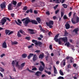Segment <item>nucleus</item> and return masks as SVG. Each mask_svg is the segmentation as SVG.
Here are the masks:
<instances>
[{
  "mask_svg": "<svg viewBox=\"0 0 79 79\" xmlns=\"http://www.w3.org/2000/svg\"><path fill=\"white\" fill-rule=\"evenodd\" d=\"M23 22V23L26 27L28 26V24L29 23H31L32 24H37V22H36V20H35L31 19L30 20L29 18L27 17L26 18L23 19L21 20Z\"/></svg>",
  "mask_w": 79,
  "mask_h": 79,
  "instance_id": "1",
  "label": "nucleus"
},
{
  "mask_svg": "<svg viewBox=\"0 0 79 79\" xmlns=\"http://www.w3.org/2000/svg\"><path fill=\"white\" fill-rule=\"evenodd\" d=\"M33 61H35L37 59H38V57L36 54H34L33 53H30L29 55L28 56L27 58L28 59H29L31 58V56H33Z\"/></svg>",
  "mask_w": 79,
  "mask_h": 79,
  "instance_id": "2",
  "label": "nucleus"
},
{
  "mask_svg": "<svg viewBox=\"0 0 79 79\" xmlns=\"http://www.w3.org/2000/svg\"><path fill=\"white\" fill-rule=\"evenodd\" d=\"M60 40H62L63 41H64V43H65L66 42L68 41V37H65L64 38H60L59 39L58 44L59 45H61V42Z\"/></svg>",
  "mask_w": 79,
  "mask_h": 79,
  "instance_id": "3",
  "label": "nucleus"
},
{
  "mask_svg": "<svg viewBox=\"0 0 79 79\" xmlns=\"http://www.w3.org/2000/svg\"><path fill=\"white\" fill-rule=\"evenodd\" d=\"M20 33L22 34L23 35H25V32L24 31L22 30H19V31H18L17 35L18 37H21L22 36Z\"/></svg>",
  "mask_w": 79,
  "mask_h": 79,
  "instance_id": "4",
  "label": "nucleus"
},
{
  "mask_svg": "<svg viewBox=\"0 0 79 79\" xmlns=\"http://www.w3.org/2000/svg\"><path fill=\"white\" fill-rule=\"evenodd\" d=\"M53 21L52 20H50L49 22H46V24L50 28H52L53 27V26H52V25H53ZM50 24H51L50 25Z\"/></svg>",
  "mask_w": 79,
  "mask_h": 79,
  "instance_id": "5",
  "label": "nucleus"
},
{
  "mask_svg": "<svg viewBox=\"0 0 79 79\" xmlns=\"http://www.w3.org/2000/svg\"><path fill=\"white\" fill-rule=\"evenodd\" d=\"M6 22V19L5 17H4L2 19L1 23H2V25H4Z\"/></svg>",
  "mask_w": 79,
  "mask_h": 79,
  "instance_id": "6",
  "label": "nucleus"
},
{
  "mask_svg": "<svg viewBox=\"0 0 79 79\" xmlns=\"http://www.w3.org/2000/svg\"><path fill=\"white\" fill-rule=\"evenodd\" d=\"M2 48H7L6 43L5 41L2 44Z\"/></svg>",
  "mask_w": 79,
  "mask_h": 79,
  "instance_id": "7",
  "label": "nucleus"
},
{
  "mask_svg": "<svg viewBox=\"0 0 79 79\" xmlns=\"http://www.w3.org/2000/svg\"><path fill=\"white\" fill-rule=\"evenodd\" d=\"M8 10H13V6L11 4H9L8 6Z\"/></svg>",
  "mask_w": 79,
  "mask_h": 79,
  "instance_id": "8",
  "label": "nucleus"
},
{
  "mask_svg": "<svg viewBox=\"0 0 79 79\" xmlns=\"http://www.w3.org/2000/svg\"><path fill=\"white\" fill-rule=\"evenodd\" d=\"M28 31H29L30 32H29L30 34H35V32H34V30L32 29H28Z\"/></svg>",
  "mask_w": 79,
  "mask_h": 79,
  "instance_id": "9",
  "label": "nucleus"
},
{
  "mask_svg": "<svg viewBox=\"0 0 79 79\" xmlns=\"http://www.w3.org/2000/svg\"><path fill=\"white\" fill-rule=\"evenodd\" d=\"M65 26L66 29H69L70 28V25L69 23L65 24Z\"/></svg>",
  "mask_w": 79,
  "mask_h": 79,
  "instance_id": "10",
  "label": "nucleus"
},
{
  "mask_svg": "<svg viewBox=\"0 0 79 79\" xmlns=\"http://www.w3.org/2000/svg\"><path fill=\"white\" fill-rule=\"evenodd\" d=\"M53 69H54V74H58V72H57V70H56V69L55 66H53Z\"/></svg>",
  "mask_w": 79,
  "mask_h": 79,
  "instance_id": "11",
  "label": "nucleus"
},
{
  "mask_svg": "<svg viewBox=\"0 0 79 79\" xmlns=\"http://www.w3.org/2000/svg\"><path fill=\"white\" fill-rule=\"evenodd\" d=\"M44 67L43 68V67L42 66H40V67L39 68V70L41 72H42L43 71H44Z\"/></svg>",
  "mask_w": 79,
  "mask_h": 79,
  "instance_id": "12",
  "label": "nucleus"
},
{
  "mask_svg": "<svg viewBox=\"0 0 79 79\" xmlns=\"http://www.w3.org/2000/svg\"><path fill=\"white\" fill-rule=\"evenodd\" d=\"M0 6L1 8H2V9L3 8H6V6L5 4H1L0 5Z\"/></svg>",
  "mask_w": 79,
  "mask_h": 79,
  "instance_id": "13",
  "label": "nucleus"
},
{
  "mask_svg": "<svg viewBox=\"0 0 79 79\" xmlns=\"http://www.w3.org/2000/svg\"><path fill=\"white\" fill-rule=\"evenodd\" d=\"M10 32V30L7 29H6L5 30V33L6 35H8Z\"/></svg>",
  "mask_w": 79,
  "mask_h": 79,
  "instance_id": "14",
  "label": "nucleus"
},
{
  "mask_svg": "<svg viewBox=\"0 0 79 79\" xmlns=\"http://www.w3.org/2000/svg\"><path fill=\"white\" fill-rule=\"evenodd\" d=\"M30 12V13H32V9H30L29 10H27L26 11V13H29Z\"/></svg>",
  "mask_w": 79,
  "mask_h": 79,
  "instance_id": "15",
  "label": "nucleus"
},
{
  "mask_svg": "<svg viewBox=\"0 0 79 79\" xmlns=\"http://www.w3.org/2000/svg\"><path fill=\"white\" fill-rule=\"evenodd\" d=\"M27 55L26 53H24L22 55V57H23V58H26V57H27Z\"/></svg>",
  "mask_w": 79,
  "mask_h": 79,
  "instance_id": "16",
  "label": "nucleus"
},
{
  "mask_svg": "<svg viewBox=\"0 0 79 79\" xmlns=\"http://www.w3.org/2000/svg\"><path fill=\"white\" fill-rule=\"evenodd\" d=\"M69 35V33L67 32V31L66 30L64 31V36H68V35Z\"/></svg>",
  "mask_w": 79,
  "mask_h": 79,
  "instance_id": "17",
  "label": "nucleus"
},
{
  "mask_svg": "<svg viewBox=\"0 0 79 79\" xmlns=\"http://www.w3.org/2000/svg\"><path fill=\"white\" fill-rule=\"evenodd\" d=\"M39 74H42V72L39 71H37L36 73L35 74L37 76H39Z\"/></svg>",
  "mask_w": 79,
  "mask_h": 79,
  "instance_id": "18",
  "label": "nucleus"
},
{
  "mask_svg": "<svg viewBox=\"0 0 79 79\" xmlns=\"http://www.w3.org/2000/svg\"><path fill=\"white\" fill-rule=\"evenodd\" d=\"M44 55L43 54H40L39 56V58L40 59H42V58H44Z\"/></svg>",
  "mask_w": 79,
  "mask_h": 79,
  "instance_id": "19",
  "label": "nucleus"
},
{
  "mask_svg": "<svg viewBox=\"0 0 79 79\" xmlns=\"http://www.w3.org/2000/svg\"><path fill=\"white\" fill-rule=\"evenodd\" d=\"M60 35V34L59 33L57 34L54 37V40H56V39H58V37H59V35Z\"/></svg>",
  "mask_w": 79,
  "mask_h": 79,
  "instance_id": "20",
  "label": "nucleus"
},
{
  "mask_svg": "<svg viewBox=\"0 0 79 79\" xmlns=\"http://www.w3.org/2000/svg\"><path fill=\"white\" fill-rule=\"evenodd\" d=\"M62 63H63V65H64V66H65V65H66V59H64L63 60Z\"/></svg>",
  "mask_w": 79,
  "mask_h": 79,
  "instance_id": "21",
  "label": "nucleus"
},
{
  "mask_svg": "<svg viewBox=\"0 0 79 79\" xmlns=\"http://www.w3.org/2000/svg\"><path fill=\"white\" fill-rule=\"evenodd\" d=\"M59 73L61 76H64V73L63 72V71L61 70H60L59 71Z\"/></svg>",
  "mask_w": 79,
  "mask_h": 79,
  "instance_id": "22",
  "label": "nucleus"
},
{
  "mask_svg": "<svg viewBox=\"0 0 79 79\" xmlns=\"http://www.w3.org/2000/svg\"><path fill=\"white\" fill-rule=\"evenodd\" d=\"M64 45L66 46V45H67V47H69V45H70V43L69 42H67Z\"/></svg>",
  "mask_w": 79,
  "mask_h": 79,
  "instance_id": "23",
  "label": "nucleus"
},
{
  "mask_svg": "<svg viewBox=\"0 0 79 79\" xmlns=\"http://www.w3.org/2000/svg\"><path fill=\"white\" fill-rule=\"evenodd\" d=\"M79 31V29L78 28H77L74 29L73 31V32H75L76 34L77 33V32Z\"/></svg>",
  "mask_w": 79,
  "mask_h": 79,
  "instance_id": "24",
  "label": "nucleus"
},
{
  "mask_svg": "<svg viewBox=\"0 0 79 79\" xmlns=\"http://www.w3.org/2000/svg\"><path fill=\"white\" fill-rule=\"evenodd\" d=\"M36 20L38 21V23H40V21H41V20L40 19V17H37L36 18Z\"/></svg>",
  "mask_w": 79,
  "mask_h": 79,
  "instance_id": "25",
  "label": "nucleus"
},
{
  "mask_svg": "<svg viewBox=\"0 0 79 79\" xmlns=\"http://www.w3.org/2000/svg\"><path fill=\"white\" fill-rule=\"evenodd\" d=\"M62 6H63L64 8H67V7H68V5H67L66 4H63Z\"/></svg>",
  "mask_w": 79,
  "mask_h": 79,
  "instance_id": "26",
  "label": "nucleus"
},
{
  "mask_svg": "<svg viewBox=\"0 0 79 79\" xmlns=\"http://www.w3.org/2000/svg\"><path fill=\"white\" fill-rule=\"evenodd\" d=\"M18 44V43L17 41H14L12 42V45H17Z\"/></svg>",
  "mask_w": 79,
  "mask_h": 79,
  "instance_id": "27",
  "label": "nucleus"
},
{
  "mask_svg": "<svg viewBox=\"0 0 79 79\" xmlns=\"http://www.w3.org/2000/svg\"><path fill=\"white\" fill-rule=\"evenodd\" d=\"M71 21L73 24H76V22L74 20V18H73L71 19Z\"/></svg>",
  "mask_w": 79,
  "mask_h": 79,
  "instance_id": "28",
  "label": "nucleus"
},
{
  "mask_svg": "<svg viewBox=\"0 0 79 79\" xmlns=\"http://www.w3.org/2000/svg\"><path fill=\"white\" fill-rule=\"evenodd\" d=\"M12 3L14 5H16V4H17V2L15 1H12Z\"/></svg>",
  "mask_w": 79,
  "mask_h": 79,
  "instance_id": "29",
  "label": "nucleus"
},
{
  "mask_svg": "<svg viewBox=\"0 0 79 79\" xmlns=\"http://www.w3.org/2000/svg\"><path fill=\"white\" fill-rule=\"evenodd\" d=\"M44 71L46 73H47L49 75H50V74H51V72H48V71H46V69L44 70Z\"/></svg>",
  "mask_w": 79,
  "mask_h": 79,
  "instance_id": "30",
  "label": "nucleus"
},
{
  "mask_svg": "<svg viewBox=\"0 0 79 79\" xmlns=\"http://www.w3.org/2000/svg\"><path fill=\"white\" fill-rule=\"evenodd\" d=\"M0 71L1 72H4L5 70H4V69L0 67Z\"/></svg>",
  "mask_w": 79,
  "mask_h": 79,
  "instance_id": "31",
  "label": "nucleus"
},
{
  "mask_svg": "<svg viewBox=\"0 0 79 79\" xmlns=\"http://www.w3.org/2000/svg\"><path fill=\"white\" fill-rule=\"evenodd\" d=\"M63 18L65 20H66V19H68V17H67L66 15H65L63 17Z\"/></svg>",
  "mask_w": 79,
  "mask_h": 79,
  "instance_id": "32",
  "label": "nucleus"
},
{
  "mask_svg": "<svg viewBox=\"0 0 79 79\" xmlns=\"http://www.w3.org/2000/svg\"><path fill=\"white\" fill-rule=\"evenodd\" d=\"M40 63L42 64V65L43 66L44 68H45V64L43 61H41Z\"/></svg>",
  "mask_w": 79,
  "mask_h": 79,
  "instance_id": "33",
  "label": "nucleus"
},
{
  "mask_svg": "<svg viewBox=\"0 0 79 79\" xmlns=\"http://www.w3.org/2000/svg\"><path fill=\"white\" fill-rule=\"evenodd\" d=\"M25 63H23L21 64V67H22V68H23V67L24 66V65H25Z\"/></svg>",
  "mask_w": 79,
  "mask_h": 79,
  "instance_id": "34",
  "label": "nucleus"
},
{
  "mask_svg": "<svg viewBox=\"0 0 79 79\" xmlns=\"http://www.w3.org/2000/svg\"><path fill=\"white\" fill-rule=\"evenodd\" d=\"M27 71H29V72H30V73H33L34 72V71H33L31 70H29V68H27Z\"/></svg>",
  "mask_w": 79,
  "mask_h": 79,
  "instance_id": "35",
  "label": "nucleus"
},
{
  "mask_svg": "<svg viewBox=\"0 0 79 79\" xmlns=\"http://www.w3.org/2000/svg\"><path fill=\"white\" fill-rule=\"evenodd\" d=\"M27 10V6H25L23 8V10H24V11H26Z\"/></svg>",
  "mask_w": 79,
  "mask_h": 79,
  "instance_id": "36",
  "label": "nucleus"
},
{
  "mask_svg": "<svg viewBox=\"0 0 79 79\" xmlns=\"http://www.w3.org/2000/svg\"><path fill=\"white\" fill-rule=\"evenodd\" d=\"M40 31H41L42 32H43V33H45V30L44 29H42V28H40Z\"/></svg>",
  "mask_w": 79,
  "mask_h": 79,
  "instance_id": "37",
  "label": "nucleus"
},
{
  "mask_svg": "<svg viewBox=\"0 0 79 79\" xmlns=\"http://www.w3.org/2000/svg\"><path fill=\"white\" fill-rule=\"evenodd\" d=\"M15 22L16 23V24H17V25H18V26H21V25L20 24L18 23V22H17V21L16 20H15Z\"/></svg>",
  "mask_w": 79,
  "mask_h": 79,
  "instance_id": "38",
  "label": "nucleus"
},
{
  "mask_svg": "<svg viewBox=\"0 0 79 79\" xmlns=\"http://www.w3.org/2000/svg\"><path fill=\"white\" fill-rule=\"evenodd\" d=\"M63 15H64V13L63 12V11H61V18H62L63 16Z\"/></svg>",
  "mask_w": 79,
  "mask_h": 79,
  "instance_id": "39",
  "label": "nucleus"
},
{
  "mask_svg": "<svg viewBox=\"0 0 79 79\" xmlns=\"http://www.w3.org/2000/svg\"><path fill=\"white\" fill-rule=\"evenodd\" d=\"M18 22H19V24H22V22L21 21V20L19 19H18L17 20Z\"/></svg>",
  "mask_w": 79,
  "mask_h": 79,
  "instance_id": "40",
  "label": "nucleus"
},
{
  "mask_svg": "<svg viewBox=\"0 0 79 79\" xmlns=\"http://www.w3.org/2000/svg\"><path fill=\"white\" fill-rule=\"evenodd\" d=\"M53 2H56L57 3H60L59 0H53Z\"/></svg>",
  "mask_w": 79,
  "mask_h": 79,
  "instance_id": "41",
  "label": "nucleus"
},
{
  "mask_svg": "<svg viewBox=\"0 0 79 79\" xmlns=\"http://www.w3.org/2000/svg\"><path fill=\"white\" fill-rule=\"evenodd\" d=\"M15 64V61L14 60H13L12 62V64L13 66L14 67V64Z\"/></svg>",
  "mask_w": 79,
  "mask_h": 79,
  "instance_id": "42",
  "label": "nucleus"
},
{
  "mask_svg": "<svg viewBox=\"0 0 79 79\" xmlns=\"http://www.w3.org/2000/svg\"><path fill=\"white\" fill-rule=\"evenodd\" d=\"M42 44V43L41 42H38V45L39 46H41Z\"/></svg>",
  "mask_w": 79,
  "mask_h": 79,
  "instance_id": "43",
  "label": "nucleus"
},
{
  "mask_svg": "<svg viewBox=\"0 0 79 79\" xmlns=\"http://www.w3.org/2000/svg\"><path fill=\"white\" fill-rule=\"evenodd\" d=\"M5 18L6 19H7V21H9V22H10V21H11V20L8 17H5Z\"/></svg>",
  "mask_w": 79,
  "mask_h": 79,
  "instance_id": "44",
  "label": "nucleus"
},
{
  "mask_svg": "<svg viewBox=\"0 0 79 79\" xmlns=\"http://www.w3.org/2000/svg\"><path fill=\"white\" fill-rule=\"evenodd\" d=\"M72 15V12H69L68 14L69 17H71Z\"/></svg>",
  "mask_w": 79,
  "mask_h": 79,
  "instance_id": "45",
  "label": "nucleus"
},
{
  "mask_svg": "<svg viewBox=\"0 0 79 79\" xmlns=\"http://www.w3.org/2000/svg\"><path fill=\"white\" fill-rule=\"evenodd\" d=\"M58 79H64V77H63L60 76L58 78Z\"/></svg>",
  "mask_w": 79,
  "mask_h": 79,
  "instance_id": "46",
  "label": "nucleus"
},
{
  "mask_svg": "<svg viewBox=\"0 0 79 79\" xmlns=\"http://www.w3.org/2000/svg\"><path fill=\"white\" fill-rule=\"evenodd\" d=\"M79 17H77V23H79Z\"/></svg>",
  "mask_w": 79,
  "mask_h": 79,
  "instance_id": "47",
  "label": "nucleus"
},
{
  "mask_svg": "<svg viewBox=\"0 0 79 79\" xmlns=\"http://www.w3.org/2000/svg\"><path fill=\"white\" fill-rule=\"evenodd\" d=\"M13 33V32L12 31H10L9 32V34H8V35H11V34H12Z\"/></svg>",
  "mask_w": 79,
  "mask_h": 79,
  "instance_id": "48",
  "label": "nucleus"
},
{
  "mask_svg": "<svg viewBox=\"0 0 79 79\" xmlns=\"http://www.w3.org/2000/svg\"><path fill=\"white\" fill-rule=\"evenodd\" d=\"M16 66H19V62H18V61H17V62H16Z\"/></svg>",
  "mask_w": 79,
  "mask_h": 79,
  "instance_id": "49",
  "label": "nucleus"
},
{
  "mask_svg": "<svg viewBox=\"0 0 79 79\" xmlns=\"http://www.w3.org/2000/svg\"><path fill=\"white\" fill-rule=\"evenodd\" d=\"M40 50H36L35 51V52H36L37 53H40Z\"/></svg>",
  "mask_w": 79,
  "mask_h": 79,
  "instance_id": "50",
  "label": "nucleus"
},
{
  "mask_svg": "<svg viewBox=\"0 0 79 79\" xmlns=\"http://www.w3.org/2000/svg\"><path fill=\"white\" fill-rule=\"evenodd\" d=\"M26 39H27L28 40H30V38L29 37H27L25 38Z\"/></svg>",
  "mask_w": 79,
  "mask_h": 79,
  "instance_id": "51",
  "label": "nucleus"
},
{
  "mask_svg": "<svg viewBox=\"0 0 79 79\" xmlns=\"http://www.w3.org/2000/svg\"><path fill=\"white\" fill-rule=\"evenodd\" d=\"M21 5V2H19L17 4V5L18 6H20Z\"/></svg>",
  "mask_w": 79,
  "mask_h": 79,
  "instance_id": "52",
  "label": "nucleus"
},
{
  "mask_svg": "<svg viewBox=\"0 0 79 79\" xmlns=\"http://www.w3.org/2000/svg\"><path fill=\"white\" fill-rule=\"evenodd\" d=\"M46 15H50V12H49V11H47L46 13Z\"/></svg>",
  "mask_w": 79,
  "mask_h": 79,
  "instance_id": "53",
  "label": "nucleus"
},
{
  "mask_svg": "<svg viewBox=\"0 0 79 79\" xmlns=\"http://www.w3.org/2000/svg\"><path fill=\"white\" fill-rule=\"evenodd\" d=\"M32 71H35L37 70V68L35 67H34L32 69Z\"/></svg>",
  "mask_w": 79,
  "mask_h": 79,
  "instance_id": "54",
  "label": "nucleus"
},
{
  "mask_svg": "<svg viewBox=\"0 0 79 79\" xmlns=\"http://www.w3.org/2000/svg\"><path fill=\"white\" fill-rule=\"evenodd\" d=\"M49 48L50 50H52V45L50 44L49 45Z\"/></svg>",
  "mask_w": 79,
  "mask_h": 79,
  "instance_id": "55",
  "label": "nucleus"
},
{
  "mask_svg": "<svg viewBox=\"0 0 79 79\" xmlns=\"http://www.w3.org/2000/svg\"><path fill=\"white\" fill-rule=\"evenodd\" d=\"M37 41H36L35 43V45H38L39 44V42H38Z\"/></svg>",
  "mask_w": 79,
  "mask_h": 79,
  "instance_id": "56",
  "label": "nucleus"
},
{
  "mask_svg": "<svg viewBox=\"0 0 79 79\" xmlns=\"http://www.w3.org/2000/svg\"><path fill=\"white\" fill-rule=\"evenodd\" d=\"M11 16L12 17V18H13L14 16H15V14L13 13H12L11 14Z\"/></svg>",
  "mask_w": 79,
  "mask_h": 79,
  "instance_id": "57",
  "label": "nucleus"
},
{
  "mask_svg": "<svg viewBox=\"0 0 79 79\" xmlns=\"http://www.w3.org/2000/svg\"><path fill=\"white\" fill-rule=\"evenodd\" d=\"M73 66L74 67V68H76V66H77V64H73Z\"/></svg>",
  "mask_w": 79,
  "mask_h": 79,
  "instance_id": "58",
  "label": "nucleus"
},
{
  "mask_svg": "<svg viewBox=\"0 0 79 79\" xmlns=\"http://www.w3.org/2000/svg\"><path fill=\"white\" fill-rule=\"evenodd\" d=\"M5 54H2L1 55V58H3V56H5Z\"/></svg>",
  "mask_w": 79,
  "mask_h": 79,
  "instance_id": "59",
  "label": "nucleus"
},
{
  "mask_svg": "<svg viewBox=\"0 0 79 79\" xmlns=\"http://www.w3.org/2000/svg\"><path fill=\"white\" fill-rule=\"evenodd\" d=\"M34 13H35V14H37L38 13V12L36 10H34Z\"/></svg>",
  "mask_w": 79,
  "mask_h": 79,
  "instance_id": "60",
  "label": "nucleus"
},
{
  "mask_svg": "<svg viewBox=\"0 0 79 79\" xmlns=\"http://www.w3.org/2000/svg\"><path fill=\"white\" fill-rule=\"evenodd\" d=\"M2 30H5V28H2V27H0V31Z\"/></svg>",
  "mask_w": 79,
  "mask_h": 79,
  "instance_id": "61",
  "label": "nucleus"
},
{
  "mask_svg": "<svg viewBox=\"0 0 79 79\" xmlns=\"http://www.w3.org/2000/svg\"><path fill=\"white\" fill-rule=\"evenodd\" d=\"M76 13H74L73 14V18H75V17H76Z\"/></svg>",
  "mask_w": 79,
  "mask_h": 79,
  "instance_id": "62",
  "label": "nucleus"
},
{
  "mask_svg": "<svg viewBox=\"0 0 79 79\" xmlns=\"http://www.w3.org/2000/svg\"><path fill=\"white\" fill-rule=\"evenodd\" d=\"M59 12V10H57L55 11V14H57Z\"/></svg>",
  "mask_w": 79,
  "mask_h": 79,
  "instance_id": "63",
  "label": "nucleus"
},
{
  "mask_svg": "<svg viewBox=\"0 0 79 79\" xmlns=\"http://www.w3.org/2000/svg\"><path fill=\"white\" fill-rule=\"evenodd\" d=\"M32 43H34V42H35L36 41H37V40H32Z\"/></svg>",
  "mask_w": 79,
  "mask_h": 79,
  "instance_id": "64",
  "label": "nucleus"
}]
</instances>
